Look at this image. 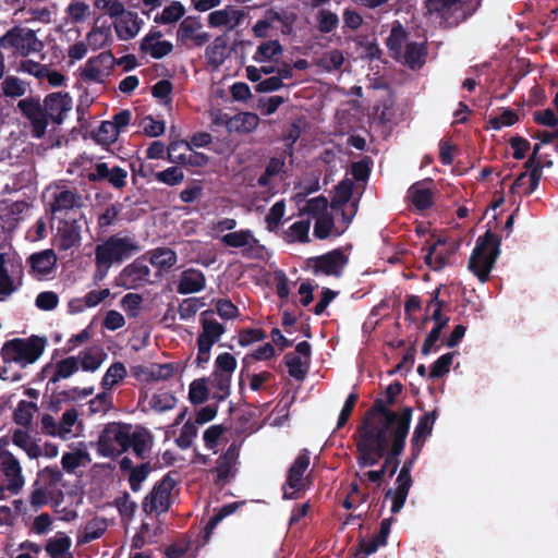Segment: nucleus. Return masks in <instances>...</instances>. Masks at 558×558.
I'll list each match as a JSON object with an SVG mask.
<instances>
[{
  "label": "nucleus",
  "mask_w": 558,
  "mask_h": 558,
  "mask_svg": "<svg viewBox=\"0 0 558 558\" xmlns=\"http://www.w3.org/2000/svg\"><path fill=\"white\" fill-rule=\"evenodd\" d=\"M454 352L445 353L439 356L430 366L429 378L436 379L449 373Z\"/></svg>",
  "instance_id": "5fc2aeb1"
},
{
  "label": "nucleus",
  "mask_w": 558,
  "mask_h": 558,
  "mask_svg": "<svg viewBox=\"0 0 558 558\" xmlns=\"http://www.w3.org/2000/svg\"><path fill=\"white\" fill-rule=\"evenodd\" d=\"M317 28L323 34L335 31L339 25V17L327 9H320L316 14Z\"/></svg>",
  "instance_id": "09e8293b"
},
{
  "label": "nucleus",
  "mask_w": 558,
  "mask_h": 558,
  "mask_svg": "<svg viewBox=\"0 0 558 558\" xmlns=\"http://www.w3.org/2000/svg\"><path fill=\"white\" fill-rule=\"evenodd\" d=\"M69 548L70 539L65 533H57L46 545V550L51 558H70Z\"/></svg>",
  "instance_id": "a19ab883"
},
{
  "label": "nucleus",
  "mask_w": 558,
  "mask_h": 558,
  "mask_svg": "<svg viewBox=\"0 0 558 558\" xmlns=\"http://www.w3.org/2000/svg\"><path fill=\"white\" fill-rule=\"evenodd\" d=\"M205 286V275L198 269L191 268L181 274L177 291L180 294H191L202 291Z\"/></svg>",
  "instance_id": "bb28decb"
},
{
  "label": "nucleus",
  "mask_w": 558,
  "mask_h": 558,
  "mask_svg": "<svg viewBox=\"0 0 558 558\" xmlns=\"http://www.w3.org/2000/svg\"><path fill=\"white\" fill-rule=\"evenodd\" d=\"M87 44L94 50L104 47L111 39V27L101 26L99 28H93L87 34Z\"/></svg>",
  "instance_id": "864d4df0"
},
{
  "label": "nucleus",
  "mask_w": 558,
  "mask_h": 558,
  "mask_svg": "<svg viewBox=\"0 0 558 558\" xmlns=\"http://www.w3.org/2000/svg\"><path fill=\"white\" fill-rule=\"evenodd\" d=\"M184 141H175L168 146V160L172 163L189 165L192 167H205L209 157L204 153L193 151L189 156L185 154L174 155V150H179L183 146Z\"/></svg>",
  "instance_id": "a878e982"
},
{
  "label": "nucleus",
  "mask_w": 558,
  "mask_h": 558,
  "mask_svg": "<svg viewBox=\"0 0 558 558\" xmlns=\"http://www.w3.org/2000/svg\"><path fill=\"white\" fill-rule=\"evenodd\" d=\"M74 165L82 168L80 175L88 182L97 183L107 180L109 167L106 162H94L93 157L80 156Z\"/></svg>",
  "instance_id": "5701e85b"
},
{
  "label": "nucleus",
  "mask_w": 558,
  "mask_h": 558,
  "mask_svg": "<svg viewBox=\"0 0 558 558\" xmlns=\"http://www.w3.org/2000/svg\"><path fill=\"white\" fill-rule=\"evenodd\" d=\"M408 39L409 34L399 22L392 26L390 34L386 39V46L392 59L397 60L401 54H403L407 43H410Z\"/></svg>",
  "instance_id": "7c9ffc66"
},
{
  "label": "nucleus",
  "mask_w": 558,
  "mask_h": 558,
  "mask_svg": "<svg viewBox=\"0 0 558 558\" xmlns=\"http://www.w3.org/2000/svg\"><path fill=\"white\" fill-rule=\"evenodd\" d=\"M197 432L198 429L195 423L191 421L184 423L179 437L175 439L177 446L183 450L189 449L192 446L194 438L197 436Z\"/></svg>",
  "instance_id": "680f3d73"
},
{
  "label": "nucleus",
  "mask_w": 558,
  "mask_h": 558,
  "mask_svg": "<svg viewBox=\"0 0 558 558\" xmlns=\"http://www.w3.org/2000/svg\"><path fill=\"white\" fill-rule=\"evenodd\" d=\"M45 348L44 340L39 338H31L27 340L14 339L8 341L1 349V357L4 365L12 363L25 367L34 363L43 353ZM3 380H19L20 375L14 374L12 377L8 376L7 366L0 373Z\"/></svg>",
  "instance_id": "39448f33"
},
{
  "label": "nucleus",
  "mask_w": 558,
  "mask_h": 558,
  "mask_svg": "<svg viewBox=\"0 0 558 558\" xmlns=\"http://www.w3.org/2000/svg\"><path fill=\"white\" fill-rule=\"evenodd\" d=\"M226 427L222 425H211L209 426L203 435L205 447L208 450H213L214 453L217 452V447L220 444V437L226 432Z\"/></svg>",
  "instance_id": "69168bd1"
},
{
  "label": "nucleus",
  "mask_w": 558,
  "mask_h": 558,
  "mask_svg": "<svg viewBox=\"0 0 558 558\" xmlns=\"http://www.w3.org/2000/svg\"><path fill=\"white\" fill-rule=\"evenodd\" d=\"M185 14L184 5L179 1H172L165 7L160 14H156L154 22L160 25L173 24L180 21Z\"/></svg>",
  "instance_id": "e433bc0d"
},
{
  "label": "nucleus",
  "mask_w": 558,
  "mask_h": 558,
  "mask_svg": "<svg viewBox=\"0 0 558 558\" xmlns=\"http://www.w3.org/2000/svg\"><path fill=\"white\" fill-rule=\"evenodd\" d=\"M480 5V1H475L473 8L466 0H426V9L430 15L439 19L442 27H456L468 20Z\"/></svg>",
  "instance_id": "423d86ee"
},
{
  "label": "nucleus",
  "mask_w": 558,
  "mask_h": 558,
  "mask_svg": "<svg viewBox=\"0 0 558 558\" xmlns=\"http://www.w3.org/2000/svg\"><path fill=\"white\" fill-rule=\"evenodd\" d=\"M333 227L335 220L330 214H325L319 217H316V222L314 226V235L319 240H325L330 235Z\"/></svg>",
  "instance_id": "0e129e2a"
},
{
  "label": "nucleus",
  "mask_w": 558,
  "mask_h": 558,
  "mask_svg": "<svg viewBox=\"0 0 558 558\" xmlns=\"http://www.w3.org/2000/svg\"><path fill=\"white\" fill-rule=\"evenodd\" d=\"M427 53L428 50L425 41H410L407 43L403 54H401V57H399L396 61L402 62L409 69L416 71L422 69L425 64Z\"/></svg>",
  "instance_id": "b1692460"
},
{
  "label": "nucleus",
  "mask_w": 558,
  "mask_h": 558,
  "mask_svg": "<svg viewBox=\"0 0 558 558\" xmlns=\"http://www.w3.org/2000/svg\"><path fill=\"white\" fill-rule=\"evenodd\" d=\"M44 104L49 119L61 124L70 110V96L63 92L52 93L45 98Z\"/></svg>",
  "instance_id": "412c9836"
},
{
  "label": "nucleus",
  "mask_w": 558,
  "mask_h": 558,
  "mask_svg": "<svg viewBox=\"0 0 558 558\" xmlns=\"http://www.w3.org/2000/svg\"><path fill=\"white\" fill-rule=\"evenodd\" d=\"M12 441L15 446L23 449L32 459L43 454L41 448L33 440L28 433L23 429H16L14 432Z\"/></svg>",
  "instance_id": "4c0bfd02"
},
{
  "label": "nucleus",
  "mask_w": 558,
  "mask_h": 558,
  "mask_svg": "<svg viewBox=\"0 0 558 558\" xmlns=\"http://www.w3.org/2000/svg\"><path fill=\"white\" fill-rule=\"evenodd\" d=\"M213 386L218 390L214 392L213 398L223 401L230 395L231 376L230 374L213 373Z\"/></svg>",
  "instance_id": "13d9d810"
},
{
  "label": "nucleus",
  "mask_w": 558,
  "mask_h": 558,
  "mask_svg": "<svg viewBox=\"0 0 558 558\" xmlns=\"http://www.w3.org/2000/svg\"><path fill=\"white\" fill-rule=\"evenodd\" d=\"M17 107L31 121L34 136L38 138L41 137L46 132L49 119L46 108L43 109L40 102L34 98L20 100Z\"/></svg>",
  "instance_id": "4468645a"
},
{
  "label": "nucleus",
  "mask_w": 558,
  "mask_h": 558,
  "mask_svg": "<svg viewBox=\"0 0 558 558\" xmlns=\"http://www.w3.org/2000/svg\"><path fill=\"white\" fill-rule=\"evenodd\" d=\"M433 179L413 183L407 192V199L417 210L424 211L434 205Z\"/></svg>",
  "instance_id": "2eb2a0df"
},
{
  "label": "nucleus",
  "mask_w": 558,
  "mask_h": 558,
  "mask_svg": "<svg viewBox=\"0 0 558 558\" xmlns=\"http://www.w3.org/2000/svg\"><path fill=\"white\" fill-rule=\"evenodd\" d=\"M62 425H58L53 417L45 415L41 420V429L44 433L52 436H59L63 439L66 438V434L70 432V410H65L62 414Z\"/></svg>",
  "instance_id": "f704fd0d"
},
{
  "label": "nucleus",
  "mask_w": 558,
  "mask_h": 558,
  "mask_svg": "<svg viewBox=\"0 0 558 558\" xmlns=\"http://www.w3.org/2000/svg\"><path fill=\"white\" fill-rule=\"evenodd\" d=\"M253 239V232L250 229H242L239 231L230 232L221 238L225 245L235 248H242L247 245Z\"/></svg>",
  "instance_id": "8fccbe9b"
},
{
  "label": "nucleus",
  "mask_w": 558,
  "mask_h": 558,
  "mask_svg": "<svg viewBox=\"0 0 558 558\" xmlns=\"http://www.w3.org/2000/svg\"><path fill=\"white\" fill-rule=\"evenodd\" d=\"M236 365L235 357L231 353L225 352L217 356L214 373L230 374V376H232Z\"/></svg>",
  "instance_id": "774afa93"
},
{
  "label": "nucleus",
  "mask_w": 558,
  "mask_h": 558,
  "mask_svg": "<svg viewBox=\"0 0 558 558\" xmlns=\"http://www.w3.org/2000/svg\"><path fill=\"white\" fill-rule=\"evenodd\" d=\"M207 63L217 69L223 64L229 57L228 40L225 35L217 36L214 41L207 46L205 51Z\"/></svg>",
  "instance_id": "c85d7f7f"
},
{
  "label": "nucleus",
  "mask_w": 558,
  "mask_h": 558,
  "mask_svg": "<svg viewBox=\"0 0 558 558\" xmlns=\"http://www.w3.org/2000/svg\"><path fill=\"white\" fill-rule=\"evenodd\" d=\"M353 182L345 178L335 186V193L331 197L330 207L333 210L342 208L352 197Z\"/></svg>",
  "instance_id": "c9c22d12"
},
{
  "label": "nucleus",
  "mask_w": 558,
  "mask_h": 558,
  "mask_svg": "<svg viewBox=\"0 0 558 558\" xmlns=\"http://www.w3.org/2000/svg\"><path fill=\"white\" fill-rule=\"evenodd\" d=\"M500 244L501 239L490 229L483 235H480L475 242V247L470 256L468 268L482 283H485L489 279V274L500 255Z\"/></svg>",
  "instance_id": "20e7f679"
},
{
  "label": "nucleus",
  "mask_w": 558,
  "mask_h": 558,
  "mask_svg": "<svg viewBox=\"0 0 558 558\" xmlns=\"http://www.w3.org/2000/svg\"><path fill=\"white\" fill-rule=\"evenodd\" d=\"M213 313L211 311H204L202 313V331L197 337V342L205 343L207 345L213 347L216 342L219 341L220 337L225 333L226 328L222 324L218 323L216 319L207 318L208 314Z\"/></svg>",
  "instance_id": "393cba45"
},
{
  "label": "nucleus",
  "mask_w": 558,
  "mask_h": 558,
  "mask_svg": "<svg viewBox=\"0 0 558 558\" xmlns=\"http://www.w3.org/2000/svg\"><path fill=\"white\" fill-rule=\"evenodd\" d=\"M412 483H413V481H412L411 472L401 469L396 478V484H397L396 490H393L392 488H389L385 493L386 498H390V497L392 498V505H391L392 513H395V514L399 513L401 511V509L403 508V506L407 501L410 488L412 486Z\"/></svg>",
  "instance_id": "6ab92c4d"
},
{
  "label": "nucleus",
  "mask_w": 558,
  "mask_h": 558,
  "mask_svg": "<svg viewBox=\"0 0 558 558\" xmlns=\"http://www.w3.org/2000/svg\"><path fill=\"white\" fill-rule=\"evenodd\" d=\"M388 407L384 399L377 398L366 412L356 444L357 463L361 468L373 466L379 462L388 450L389 438L395 437L397 428L403 426L407 435L409 434L412 408L404 407L398 413Z\"/></svg>",
  "instance_id": "f257e3e1"
},
{
  "label": "nucleus",
  "mask_w": 558,
  "mask_h": 558,
  "mask_svg": "<svg viewBox=\"0 0 558 558\" xmlns=\"http://www.w3.org/2000/svg\"><path fill=\"white\" fill-rule=\"evenodd\" d=\"M141 250L140 244L131 236L110 235L95 247L96 270L94 280L101 281L112 265H120Z\"/></svg>",
  "instance_id": "f03ea898"
},
{
  "label": "nucleus",
  "mask_w": 558,
  "mask_h": 558,
  "mask_svg": "<svg viewBox=\"0 0 558 558\" xmlns=\"http://www.w3.org/2000/svg\"><path fill=\"white\" fill-rule=\"evenodd\" d=\"M209 396L207 381L205 378L194 379L190 384L189 400L192 404L204 403Z\"/></svg>",
  "instance_id": "3c124183"
},
{
  "label": "nucleus",
  "mask_w": 558,
  "mask_h": 558,
  "mask_svg": "<svg viewBox=\"0 0 558 558\" xmlns=\"http://www.w3.org/2000/svg\"><path fill=\"white\" fill-rule=\"evenodd\" d=\"M149 275L150 270L148 266L140 259H135L122 269L119 278L123 287L126 289H135L143 282L148 281Z\"/></svg>",
  "instance_id": "4be33fe9"
},
{
  "label": "nucleus",
  "mask_w": 558,
  "mask_h": 558,
  "mask_svg": "<svg viewBox=\"0 0 558 558\" xmlns=\"http://www.w3.org/2000/svg\"><path fill=\"white\" fill-rule=\"evenodd\" d=\"M172 90L173 85L169 80H160L151 87V95L160 99L163 105H170Z\"/></svg>",
  "instance_id": "338daca9"
},
{
  "label": "nucleus",
  "mask_w": 558,
  "mask_h": 558,
  "mask_svg": "<svg viewBox=\"0 0 558 558\" xmlns=\"http://www.w3.org/2000/svg\"><path fill=\"white\" fill-rule=\"evenodd\" d=\"M66 487L62 473L54 468H46L38 473L31 494V504L35 507L50 504L62 520H68V505L64 502L62 488Z\"/></svg>",
  "instance_id": "7ed1b4c3"
},
{
  "label": "nucleus",
  "mask_w": 558,
  "mask_h": 558,
  "mask_svg": "<svg viewBox=\"0 0 558 558\" xmlns=\"http://www.w3.org/2000/svg\"><path fill=\"white\" fill-rule=\"evenodd\" d=\"M22 265L5 253H0V301L12 295L22 284Z\"/></svg>",
  "instance_id": "f8f14e48"
},
{
  "label": "nucleus",
  "mask_w": 558,
  "mask_h": 558,
  "mask_svg": "<svg viewBox=\"0 0 558 558\" xmlns=\"http://www.w3.org/2000/svg\"><path fill=\"white\" fill-rule=\"evenodd\" d=\"M258 123L259 118L253 112H240L226 120L228 129L239 133H251L258 126Z\"/></svg>",
  "instance_id": "473e14b6"
},
{
  "label": "nucleus",
  "mask_w": 558,
  "mask_h": 558,
  "mask_svg": "<svg viewBox=\"0 0 558 558\" xmlns=\"http://www.w3.org/2000/svg\"><path fill=\"white\" fill-rule=\"evenodd\" d=\"M110 295L109 289L92 290L83 299L72 300V313L82 312L84 307H94Z\"/></svg>",
  "instance_id": "ea45409f"
},
{
  "label": "nucleus",
  "mask_w": 558,
  "mask_h": 558,
  "mask_svg": "<svg viewBox=\"0 0 558 558\" xmlns=\"http://www.w3.org/2000/svg\"><path fill=\"white\" fill-rule=\"evenodd\" d=\"M283 51L281 44L279 40H268L262 43L256 52L253 56V60L256 62H265L270 61L274 57L281 54Z\"/></svg>",
  "instance_id": "a18cd8bd"
},
{
  "label": "nucleus",
  "mask_w": 558,
  "mask_h": 558,
  "mask_svg": "<svg viewBox=\"0 0 558 558\" xmlns=\"http://www.w3.org/2000/svg\"><path fill=\"white\" fill-rule=\"evenodd\" d=\"M0 471L8 482V489L16 494L24 485V478L19 461L10 452L0 454Z\"/></svg>",
  "instance_id": "f3484780"
},
{
  "label": "nucleus",
  "mask_w": 558,
  "mask_h": 558,
  "mask_svg": "<svg viewBox=\"0 0 558 558\" xmlns=\"http://www.w3.org/2000/svg\"><path fill=\"white\" fill-rule=\"evenodd\" d=\"M149 262L159 269H170L177 264V254L169 247H157L150 252Z\"/></svg>",
  "instance_id": "58836bf2"
},
{
  "label": "nucleus",
  "mask_w": 558,
  "mask_h": 558,
  "mask_svg": "<svg viewBox=\"0 0 558 558\" xmlns=\"http://www.w3.org/2000/svg\"><path fill=\"white\" fill-rule=\"evenodd\" d=\"M142 21L136 12L128 11L123 17L114 22V29L120 40H130L134 38L141 29Z\"/></svg>",
  "instance_id": "cd10ccee"
},
{
  "label": "nucleus",
  "mask_w": 558,
  "mask_h": 558,
  "mask_svg": "<svg viewBox=\"0 0 558 558\" xmlns=\"http://www.w3.org/2000/svg\"><path fill=\"white\" fill-rule=\"evenodd\" d=\"M239 505L238 502H230L227 505H223L217 513H215L207 522L205 530H204V543H207L210 538V535L213 531L216 529V526L228 515L235 512Z\"/></svg>",
  "instance_id": "49530a36"
},
{
  "label": "nucleus",
  "mask_w": 558,
  "mask_h": 558,
  "mask_svg": "<svg viewBox=\"0 0 558 558\" xmlns=\"http://www.w3.org/2000/svg\"><path fill=\"white\" fill-rule=\"evenodd\" d=\"M174 487V481L170 475H166L161 481L157 482L150 493L143 501V510L147 514L153 512H167L170 508L171 490Z\"/></svg>",
  "instance_id": "ddd939ff"
},
{
  "label": "nucleus",
  "mask_w": 558,
  "mask_h": 558,
  "mask_svg": "<svg viewBox=\"0 0 558 558\" xmlns=\"http://www.w3.org/2000/svg\"><path fill=\"white\" fill-rule=\"evenodd\" d=\"M70 377V360L64 359L60 361L53 371L51 378L48 381V386H52V392L56 393L62 381L68 380Z\"/></svg>",
  "instance_id": "6e6d98bb"
},
{
  "label": "nucleus",
  "mask_w": 558,
  "mask_h": 558,
  "mask_svg": "<svg viewBox=\"0 0 558 558\" xmlns=\"http://www.w3.org/2000/svg\"><path fill=\"white\" fill-rule=\"evenodd\" d=\"M118 136L119 133L114 126L111 125L110 121H102L97 129H93L90 132V138L100 145L113 144L118 140Z\"/></svg>",
  "instance_id": "79ce46f5"
},
{
  "label": "nucleus",
  "mask_w": 558,
  "mask_h": 558,
  "mask_svg": "<svg viewBox=\"0 0 558 558\" xmlns=\"http://www.w3.org/2000/svg\"><path fill=\"white\" fill-rule=\"evenodd\" d=\"M57 262V257L51 250L41 251L39 253H35L29 256L28 263L31 265L32 271L36 276H45L48 275L54 264Z\"/></svg>",
  "instance_id": "2f4dec72"
},
{
  "label": "nucleus",
  "mask_w": 558,
  "mask_h": 558,
  "mask_svg": "<svg viewBox=\"0 0 558 558\" xmlns=\"http://www.w3.org/2000/svg\"><path fill=\"white\" fill-rule=\"evenodd\" d=\"M348 262L349 258L341 248H335L326 254L312 257L307 260L314 275L323 274L325 276H332L336 278H340L342 276Z\"/></svg>",
  "instance_id": "9b49d317"
},
{
  "label": "nucleus",
  "mask_w": 558,
  "mask_h": 558,
  "mask_svg": "<svg viewBox=\"0 0 558 558\" xmlns=\"http://www.w3.org/2000/svg\"><path fill=\"white\" fill-rule=\"evenodd\" d=\"M437 420V411L424 413L420 418L414 428L411 445L424 447L427 436L433 432L434 424Z\"/></svg>",
  "instance_id": "c756f323"
},
{
  "label": "nucleus",
  "mask_w": 558,
  "mask_h": 558,
  "mask_svg": "<svg viewBox=\"0 0 558 558\" xmlns=\"http://www.w3.org/2000/svg\"><path fill=\"white\" fill-rule=\"evenodd\" d=\"M239 458V447L232 442L226 451L217 459V465L210 470L217 474L216 484L227 483L231 476H234V465Z\"/></svg>",
  "instance_id": "dca6fc26"
},
{
  "label": "nucleus",
  "mask_w": 558,
  "mask_h": 558,
  "mask_svg": "<svg viewBox=\"0 0 558 558\" xmlns=\"http://www.w3.org/2000/svg\"><path fill=\"white\" fill-rule=\"evenodd\" d=\"M107 357V354L99 347L87 348L77 356H72V374L80 368L85 372H95Z\"/></svg>",
  "instance_id": "aec40b11"
},
{
  "label": "nucleus",
  "mask_w": 558,
  "mask_h": 558,
  "mask_svg": "<svg viewBox=\"0 0 558 558\" xmlns=\"http://www.w3.org/2000/svg\"><path fill=\"white\" fill-rule=\"evenodd\" d=\"M151 471L149 462L142 463L135 469H132V472L129 475V484L130 488L137 493L141 487L142 483L148 477L149 473Z\"/></svg>",
  "instance_id": "4d7b16f0"
},
{
  "label": "nucleus",
  "mask_w": 558,
  "mask_h": 558,
  "mask_svg": "<svg viewBox=\"0 0 558 558\" xmlns=\"http://www.w3.org/2000/svg\"><path fill=\"white\" fill-rule=\"evenodd\" d=\"M311 462V452L304 448L300 451L292 465L288 470L287 481L283 486L284 499H298L304 492L303 476Z\"/></svg>",
  "instance_id": "9d476101"
},
{
  "label": "nucleus",
  "mask_w": 558,
  "mask_h": 558,
  "mask_svg": "<svg viewBox=\"0 0 558 558\" xmlns=\"http://www.w3.org/2000/svg\"><path fill=\"white\" fill-rule=\"evenodd\" d=\"M284 166H286L284 156L271 157L265 168V171L257 179L258 186H260V187L269 186L271 178L283 172Z\"/></svg>",
  "instance_id": "37998d69"
},
{
  "label": "nucleus",
  "mask_w": 558,
  "mask_h": 558,
  "mask_svg": "<svg viewBox=\"0 0 558 558\" xmlns=\"http://www.w3.org/2000/svg\"><path fill=\"white\" fill-rule=\"evenodd\" d=\"M126 376V368L123 363L116 362L113 363L105 373L101 386L105 389H112L114 385L121 381Z\"/></svg>",
  "instance_id": "de8ad7c7"
},
{
  "label": "nucleus",
  "mask_w": 558,
  "mask_h": 558,
  "mask_svg": "<svg viewBox=\"0 0 558 558\" xmlns=\"http://www.w3.org/2000/svg\"><path fill=\"white\" fill-rule=\"evenodd\" d=\"M407 432L405 427L397 428L395 437L389 438L391 440L390 451L384 454L385 458L383 465L379 470H372L365 473V476L369 482L380 484L386 473L389 476H393L399 468V457L402 454L405 446Z\"/></svg>",
  "instance_id": "6e6552de"
},
{
  "label": "nucleus",
  "mask_w": 558,
  "mask_h": 558,
  "mask_svg": "<svg viewBox=\"0 0 558 558\" xmlns=\"http://www.w3.org/2000/svg\"><path fill=\"white\" fill-rule=\"evenodd\" d=\"M154 178L160 183L174 186L184 180V173L179 167L173 166L162 171L154 172Z\"/></svg>",
  "instance_id": "603ef678"
},
{
  "label": "nucleus",
  "mask_w": 558,
  "mask_h": 558,
  "mask_svg": "<svg viewBox=\"0 0 558 558\" xmlns=\"http://www.w3.org/2000/svg\"><path fill=\"white\" fill-rule=\"evenodd\" d=\"M286 204L284 201L276 202L269 209L268 214L265 217V221L267 223V229L269 231H275L284 216Z\"/></svg>",
  "instance_id": "e2e57ef3"
},
{
  "label": "nucleus",
  "mask_w": 558,
  "mask_h": 558,
  "mask_svg": "<svg viewBox=\"0 0 558 558\" xmlns=\"http://www.w3.org/2000/svg\"><path fill=\"white\" fill-rule=\"evenodd\" d=\"M131 425L108 424L98 438V452L102 457L114 458L130 449Z\"/></svg>",
  "instance_id": "0eeeda50"
},
{
  "label": "nucleus",
  "mask_w": 558,
  "mask_h": 558,
  "mask_svg": "<svg viewBox=\"0 0 558 558\" xmlns=\"http://www.w3.org/2000/svg\"><path fill=\"white\" fill-rule=\"evenodd\" d=\"M0 46L21 56L39 52L43 49V43L36 37L34 31L25 27H13L8 31L0 38Z\"/></svg>",
  "instance_id": "1a4fd4ad"
},
{
  "label": "nucleus",
  "mask_w": 558,
  "mask_h": 558,
  "mask_svg": "<svg viewBox=\"0 0 558 558\" xmlns=\"http://www.w3.org/2000/svg\"><path fill=\"white\" fill-rule=\"evenodd\" d=\"M106 522L104 520H93L86 524L83 531L77 533V544H86L99 538L106 531Z\"/></svg>",
  "instance_id": "c03bdc74"
},
{
  "label": "nucleus",
  "mask_w": 558,
  "mask_h": 558,
  "mask_svg": "<svg viewBox=\"0 0 558 558\" xmlns=\"http://www.w3.org/2000/svg\"><path fill=\"white\" fill-rule=\"evenodd\" d=\"M283 362L288 367V372L291 377L296 380L305 379L311 362L302 359L293 352H288L283 357Z\"/></svg>",
  "instance_id": "72a5a7b5"
},
{
  "label": "nucleus",
  "mask_w": 558,
  "mask_h": 558,
  "mask_svg": "<svg viewBox=\"0 0 558 558\" xmlns=\"http://www.w3.org/2000/svg\"><path fill=\"white\" fill-rule=\"evenodd\" d=\"M202 27V24L198 17L187 16L185 17L179 25L177 31V40L183 45L187 43V40H193L195 46L205 45L210 36L208 33H197V31Z\"/></svg>",
  "instance_id": "a211bd4d"
},
{
  "label": "nucleus",
  "mask_w": 558,
  "mask_h": 558,
  "mask_svg": "<svg viewBox=\"0 0 558 558\" xmlns=\"http://www.w3.org/2000/svg\"><path fill=\"white\" fill-rule=\"evenodd\" d=\"M37 405L34 402L21 401L14 412V420L19 425L27 426L31 424Z\"/></svg>",
  "instance_id": "bf43d9fd"
},
{
  "label": "nucleus",
  "mask_w": 558,
  "mask_h": 558,
  "mask_svg": "<svg viewBox=\"0 0 558 558\" xmlns=\"http://www.w3.org/2000/svg\"><path fill=\"white\" fill-rule=\"evenodd\" d=\"M149 404L151 409L157 412H166L175 407L177 398L171 392L155 393L151 397Z\"/></svg>",
  "instance_id": "052dcab7"
}]
</instances>
